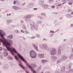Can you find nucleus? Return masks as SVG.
Here are the masks:
<instances>
[{
    "instance_id": "423d86ee",
    "label": "nucleus",
    "mask_w": 73,
    "mask_h": 73,
    "mask_svg": "<svg viewBox=\"0 0 73 73\" xmlns=\"http://www.w3.org/2000/svg\"><path fill=\"white\" fill-rule=\"evenodd\" d=\"M42 46L43 47V49L46 50H49V47L48 46V44L46 43H43Z\"/></svg>"
},
{
    "instance_id": "aec40b11",
    "label": "nucleus",
    "mask_w": 73,
    "mask_h": 73,
    "mask_svg": "<svg viewBox=\"0 0 73 73\" xmlns=\"http://www.w3.org/2000/svg\"><path fill=\"white\" fill-rule=\"evenodd\" d=\"M7 59L9 60H13V58H12V56H9L7 57Z\"/></svg>"
},
{
    "instance_id": "473e14b6",
    "label": "nucleus",
    "mask_w": 73,
    "mask_h": 73,
    "mask_svg": "<svg viewBox=\"0 0 73 73\" xmlns=\"http://www.w3.org/2000/svg\"><path fill=\"white\" fill-rule=\"evenodd\" d=\"M15 33H19V30H16L15 31Z\"/></svg>"
},
{
    "instance_id": "72a5a7b5",
    "label": "nucleus",
    "mask_w": 73,
    "mask_h": 73,
    "mask_svg": "<svg viewBox=\"0 0 73 73\" xmlns=\"http://www.w3.org/2000/svg\"><path fill=\"white\" fill-rule=\"evenodd\" d=\"M35 48L36 51H38V47L37 46H36L35 47Z\"/></svg>"
},
{
    "instance_id": "de8ad7c7",
    "label": "nucleus",
    "mask_w": 73,
    "mask_h": 73,
    "mask_svg": "<svg viewBox=\"0 0 73 73\" xmlns=\"http://www.w3.org/2000/svg\"><path fill=\"white\" fill-rule=\"evenodd\" d=\"M35 37H36V36H32L31 38L34 39V38H35Z\"/></svg>"
},
{
    "instance_id": "7c9ffc66",
    "label": "nucleus",
    "mask_w": 73,
    "mask_h": 73,
    "mask_svg": "<svg viewBox=\"0 0 73 73\" xmlns=\"http://www.w3.org/2000/svg\"><path fill=\"white\" fill-rule=\"evenodd\" d=\"M36 36L38 38H40V35L39 34H37L36 35Z\"/></svg>"
},
{
    "instance_id": "39448f33",
    "label": "nucleus",
    "mask_w": 73,
    "mask_h": 73,
    "mask_svg": "<svg viewBox=\"0 0 73 73\" xmlns=\"http://www.w3.org/2000/svg\"><path fill=\"white\" fill-rule=\"evenodd\" d=\"M30 55L32 58H35L36 57V53L32 50L30 52Z\"/></svg>"
},
{
    "instance_id": "680f3d73",
    "label": "nucleus",
    "mask_w": 73,
    "mask_h": 73,
    "mask_svg": "<svg viewBox=\"0 0 73 73\" xmlns=\"http://www.w3.org/2000/svg\"><path fill=\"white\" fill-rule=\"evenodd\" d=\"M21 72V70H19V71H17L18 73H19V72Z\"/></svg>"
},
{
    "instance_id": "2eb2a0df",
    "label": "nucleus",
    "mask_w": 73,
    "mask_h": 73,
    "mask_svg": "<svg viewBox=\"0 0 73 73\" xmlns=\"http://www.w3.org/2000/svg\"><path fill=\"white\" fill-rule=\"evenodd\" d=\"M66 67L68 68V69L70 70V71H72V70H70L71 69V65L70 64L67 65Z\"/></svg>"
},
{
    "instance_id": "f257e3e1",
    "label": "nucleus",
    "mask_w": 73,
    "mask_h": 73,
    "mask_svg": "<svg viewBox=\"0 0 73 73\" xmlns=\"http://www.w3.org/2000/svg\"><path fill=\"white\" fill-rule=\"evenodd\" d=\"M5 33L3 31L0 30V36L1 38L0 39V45H1V42L2 43L3 45L6 46L7 50L10 51L13 56H15V54L13 51L15 53H17L16 50L15 48H13L11 47L12 45L13 44V41L11 40H7L4 38V35Z\"/></svg>"
},
{
    "instance_id": "5fc2aeb1",
    "label": "nucleus",
    "mask_w": 73,
    "mask_h": 73,
    "mask_svg": "<svg viewBox=\"0 0 73 73\" xmlns=\"http://www.w3.org/2000/svg\"><path fill=\"white\" fill-rule=\"evenodd\" d=\"M16 4V1H14L13 2V4Z\"/></svg>"
},
{
    "instance_id": "cd10ccee",
    "label": "nucleus",
    "mask_w": 73,
    "mask_h": 73,
    "mask_svg": "<svg viewBox=\"0 0 73 73\" xmlns=\"http://www.w3.org/2000/svg\"><path fill=\"white\" fill-rule=\"evenodd\" d=\"M53 35H54L53 34H50L49 36V37H52L53 36Z\"/></svg>"
},
{
    "instance_id": "e2e57ef3",
    "label": "nucleus",
    "mask_w": 73,
    "mask_h": 73,
    "mask_svg": "<svg viewBox=\"0 0 73 73\" xmlns=\"http://www.w3.org/2000/svg\"><path fill=\"white\" fill-rule=\"evenodd\" d=\"M26 72V73H29L28 72V71H27V70H25Z\"/></svg>"
},
{
    "instance_id": "8fccbe9b",
    "label": "nucleus",
    "mask_w": 73,
    "mask_h": 73,
    "mask_svg": "<svg viewBox=\"0 0 73 73\" xmlns=\"http://www.w3.org/2000/svg\"><path fill=\"white\" fill-rule=\"evenodd\" d=\"M2 50H3V48H1V47H0V51H2Z\"/></svg>"
},
{
    "instance_id": "3c124183",
    "label": "nucleus",
    "mask_w": 73,
    "mask_h": 73,
    "mask_svg": "<svg viewBox=\"0 0 73 73\" xmlns=\"http://www.w3.org/2000/svg\"><path fill=\"white\" fill-rule=\"evenodd\" d=\"M33 10H34V11H36V10H37V8H34L33 9Z\"/></svg>"
},
{
    "instance_id": "c03bdc74",
    "label": "nucleus",
    "mask_w": 73,
    "mask_h": 73,
    "mask_svg": "<svg viewBox=\"0 0 73 73\" xmlns=\"http://www.w3.org/2000/svg\"><path fill=\"white\" fill-rule=\"evenodd\" d=\"M11 14L9 13V14L8 13L7 14V16H11Z\"/></svg>"
},
{
    "instance_id": "4be33fe9",
    "label": "nucleus",
    "mask_w": 73,
    "mask_h": 73,
    "mask_svg": "<svg viewBox=\"0 0 73 73\" xmlns=\"http://www.w3.org/2000/svg\"><path fill=\"white\" fill-rule=\"evenodd\" d=\"M53 1H54V0H49L48 1V3H50V4L52 3Z\"/></svg>"
},
{
    "instance_id": "864d4df0",
    "label": "nucleus",
    "mask_w": 73,
    "mask_h": 73,
    "mask_svg": "<svg viewBox=\"0 0 73 73\" xmlns=\"http://www.w3.org/2000/svg\"><path fill=\"white\" fill-rule=\"evenodd\" d=\"M73 27V24H71V26H70V27L71 28H72V27Z\"/></svg>"
},
{
    "instance_id": "4d7b16f0",
    "label": "nucleus",
    "mask_w": 73,
    "mask_h": 73,
    "mask_svg": "<svg viewBox=\"0 0 73 73\" xmlns=\"http://www.w3.org/2000/svg\"><path fill=\"white\" fill-rule=\"evenodd\" d=\"M45 73H50V72L49 71H46Z\"/></svg>"
},
{
    "instance_id": "ea45409f",
    "label": "nucleus",
    "mask_w": 73,
    "mask_h": 73,
    "mask_svg": "<svg viewBox=\"0 0 73 73\" xmlns=\"http://www.w3.org/2000/svg\"><path fill=\"white\" fill-rule=\"evenodd\" d=\"M54 73H60V72H59V71L57 70H56Z\"/></svg>"
},
{
    "instance_id": "4468645a",
    "label": "nucleus",
    "mask_w": 73,
    "mask_h": 73,
    "mask_svg": "<svg viewBox=\"0 0 73 73\" xmlns=\"http://www.w3.org/2000/svg\"><path fill=\"white\" fill-rule=\"evenodd\" d=\"M31 65L32 66H33V68H37V65H36V64H33L31 63Z\"/></svg>"
},
{
    "instance_id": "f03ea898",
    "label": "nucleus",
    "mask_w": 73,
    "mask_h": 73,
    "mask_svg": "<svg viewBox=\"0 0 73 73\" xmlns=\"http://www.w3.org/2000/svg\"><path fill=\"white\" fill-rule=\"evenodd\" d=\"M17 52H15V53H16L17 54V56L15 55V59L16 60V61H19V62L21 64H19V65L21 67V68H22L24 70H25V68L24 67L23 65L21 64H22V63L20 61H19V58L22 61H23V62H24L25 63L26 65L29 68H30L31 69V71H32L33 72L34 70H34V69H33V68L32 66H31V65H30L29 64H28V63L27 62V61L25 60V59L19 53H18L17 52V51H16Z\"/></svg>"
},
{
    "instance_id": "7ed1b4c3",
    "label": "nucleus",
    "mask_w": 73,
    "mask_h": 73,
    "mask_svg": "<svg viewBox=\"0 0 73 73\" xmlns=\"http://www.w3.org/2000/svg\"><path fill=\"white\" fill-rule=\"evenodd\" d=\"M50 53L51 56H54L56 55L57 54V55H60L61 54V50H58L57 53V50L56 49V48H52L50 52Z\"/></svg>"
},
{
    "instance_id": "58836bf2",
    "label": "nucleus",
    "mask_w": 73,
    "mask_h": 73,
    "mask_svg": "<svg viewBox=\"0 0 73 73\" xmlns=\"http://www.w3.org/2000/svg\"><path fill=\"white\" fill-rule=\"evenodd\" d=\"M71 15H73V10H72L71 11Z\"/></svg>"
},
{
    "instance_id": "09e8293b",
    "label": "nucleus",
    "mask_w": 73,
    "mask_h": 73,
    "mask_svg": "<svg viewBox=\"0 0 73 73\" xmlns=\"http://www.w3.org/2000/svg\"><path fill=\"white\" fill-rule=\"evenodd\" d=\"M61 5H62V4H60L58 5V6L59 7H60V6H61Z\"/></svg>"
},
{
    "instance_id": "052dcab7",
    "label": "nucleus",
    "mask_w": 73,
    "mask_h": 73,
    "mask_svg": "<svg viewBox=\"0 0 73 73\" xmlns=\"http://www.w3.org/2000/svg\"><path fill=\"white\" fill-rule=\"evenodd\" d=\"M62 1L63 2H64V1H66V0H62Z\"/></svg>"
},
{
    "instance_id": "9b49d317",
    "label": "nucleus",
    "mask_w": 73,
    "mask_h": 73,
    "mask_svg": "<svg viewBox=\"0 0 73 73\" xmlns=\"http://www.w3.org/2000/svg\"><path fill=\"white\" fill-rule=\"evenodd\" d=\"M51 58L52 60H56L57 59V57L55 56H51Z\"/></svg>"
},
{
    "instance_id": "603ef678",
    "label": "nucleus",
    "mask_w": 73,
    "mask_h": 73,
    "mask_svg": "<svg viewBox=\"0 0 73 73\" xmlns=\"http://www.w3.org/2000/svg\"><path fill=\"white\" fill-rule=\"evenodd\" d=\"M43 41H48V40L47 39H45V38L43 39Z\"/></svg>"
},
{
    "instance_id": "5701e85b",
    "label": "nucleus",
    "mask_w": 73,
    "mask_h": 73,
    "mask_svg": "<svg viewBox=\"0 0 73 73\" xmlns=\"http://www.w3.org/2000/svg\"><path fill=\"white\" fill-rule=\"evenodd\" d=\"M22 28L25 30V29H26V27H25V25H23L22 26Z\"/></svg>"
},
{
    "instance_id": "f8f14e48",
    "label": "nucleus",
    "mask_w": 73,
    "mask_h": 73,
    "mask_svg": "<svg viewBox=\"0 0 73 73\" xmlns=\"http://www.w3.org/2000/svg\"><path fill=\"white\" fill-rule=\"evenodd\" d=\"M42 7L43 8L46 9L47 8H48V5L47 4H43L42 5Z\"/></svg>"
},
{
    "instance_id": "bb28decb",
    "label": "nucleus",
    "mask_w": 73,
    "mask_h": 73,
    "mask_svg": "<svg viewBox=\"0 0 73 73\" xmlns=\"http://www.w3.org/2000/svg\"><path fill=\"white\" fill-rule=\"evenodd\" d=\"M7 21L9 23H11L12 22V21L11 20H7Z\"/></svg>"
},
{
    "instance_id": "774afa93",
    "label": "nucleus",
    "mask_w": 73,
    "mask_h": 73,
    "mask_svg": "<svg viewBox=\"0 0 73 73\" xmlns=\"http://www.w3.org/2000/svg\"><path fill=\"white\" fill-rule=\"evenodd\" d=\"M52 31H50V33H52Z\"/></svg>"
},
{
    "instance_id": "6e6d98bb",
    "label": "nucleus",
    "mask_w": 73,
    "mask_h": 73,
    "mask_svg": "<svg viewBox=\"0 0 73 73\" xmlns=\"http://www.w3.org/2000/svg\"><path fill=\"white\" fill-rule=\"evenodd\" d=\"M69 5H72V3L70 2V3H69Z\"/></svg>"
},
{
    "instance_id": "6ab92c4d",
    "label": "nucleus",
    "mask_w": 73,
    "mask_h": 73,
    "mask_svg": "<svg viewBox=\"0 0 73 73\" xmlns=\"http://www.w3.org/2000/svg\"><path fill=\"white\" fill-rule=\"evenodd\" d=\"M3 54L5 57H7L8 55V53L7 52H4Z\"/></svg>"
},
{
    "instance_id": "79ce46f5",
    "label": "nucleus",
    "mask_w": 73,
    "mask_h": 73,
    "mask_svg": "<svg viewBox=\"0 0 73 73\" xmlns=\"http://www.w3.org/2000/svg\"><path fill=\"white\" fill-rule=\"evenodd\" d=\"M53 14H54V15H58V13L54 12L53 13Z\"/></svg>"
},
{
    "instance_id": "6e6552de",
    "label": "nucleus",
    "mask_w": 73,
    "mask_h": 73,
    "mask_svg": "<svg viewBox=\"0 0 73 73\" xmlns=\"http://www.w3.org/2000/svg\"><path fill=\"white\" fill-rule=\"evenodd\" d=\"M68 58V57L65 56V55H62L60 57V60H62V61H64V60H66Z\"/></svg>"
},
{
    "instance_id": "338daca9",
    "label": "nucleus",
    "mask_w": 73,
    "mask_h": 73,
    "mask_svg": "<svg viewBox=\"0 0 73 73\" xmlns=\"http://www.w3.org/2000/svg\"><path fill=\"white\" fill-rule=\"evenodd\" d=\"M66 2H64L62 3V4H65L66 3Z\"/></svg>"
},
{
    "instance_id": "13d9d810",
    "label": "nucleus",
    "mask_w": 73,
    "mask_h": 73,
    "mask_svg": "<svg viewBox=\"0 0 73 73\" xmlns=\"http://www.w3.org/2000/svg\"><path fill=\"white\" fill-rule=\"evenodd\" d=\"M22 39H23V40H25V38H24V37H22Z\"/></svg>"
},
{
    "instance_id": "a19ab883",
    "label": "nucleus",
    "mask_w": 73,
    "mask_h": 73,
    "mask_svg": "<svg viewBox=\"0 0 73 73\" xmlns=\"http://www.w3.org/2000/svg\"><path fill=\"white\" fill-rule=\"evenodd\" d=\"M20 9V7H17L16 8V10H18Z\"/></svg>"
},
{
    "instance_id": "1a4fd4ad",
    "label": "nucleus",
    "mask_w": 73,
    "mask_h": 73,
    "mask_svg": "<svg viewBox=\"0 0 73 73\" xmlns=\"http://www.w3.org/2000/svg\"><path fill=\"white\" fill-rule=\"evenodd\" d=\"M38 56L40 58H44V56L45 54L44 53L42 54H38Z\"/></svg>"
},
{
    "instance_id": "c9c22d12",
    "label": "nucleus",
    "mask_w": 73,
    "mask_h": 73,
    "mask_svg": "<svg viewBox=\"0 0 73 73\" xmlns=\"http://www.w3.org/2000/svg\"><path fill=\"white\" fill-rule=\"evenodd\" d=\"M32 44H33V46H34V47L35 48V47H36V46H36V45L34 43H33Z\"/></svg>"
},
{
    "instance_id": "412c9836",
    "label": "nucleus",
    "mask_w": 73,
    "mask_h": 73,
    "mask_svg": "<svg viewBox=\"0 0 73 73\" xmlns=\"http://www.w3.org/2000/svg\"><path fill=\"white\" fill-rule=\"evenodd\" d=\"M44 1H41L39 0V5H42V4L44 3Z\"/></svg>"
},
{
    "instance_id": "0eeeda50",
    "label": "nucleus",
    "mask_w": 73,
    "mask_h": 73,
    "mask_svg": "<svg viewBox=\"0 0 73 73\" xmlns=\"http://www.w3.org/2000/svg\"><path fill=\"white\" fill-rule=\"evenodd\" d=\"M33 16V15H29L27 16L23 17V19H25L26 21H28L29 20H31V17H32Z\"/></svg>"
},
{
    "instance_id": "bf43d9fd",
    "label": "nucleus",
    "mask_w": 73,
    "mask_h": 73,
    "mask_svg": "<svg viewBox=\"0 0 73 73\" xmlns=\"http://www.w3.org/2000/svg\"><path fill=\"white\" fill-rule=\"evenodd\" d=\"M66 41V39H64V41L65 42V41Z\"/></svg>"
},
{
    "instance_id": "69168bd1",
    "label": "nucleus",
    "mask_w": 73,
    "mask_h": 73,
    "mask_svg": "<svg viewBox=\"0 0 73 73\" xmlns=\"http://www.w3.org/2000/svg\"><path fill=\"white\" fill-rule=\"evenodd\" d=\"M21 23H24V21H21Z\"/></svg>"
},
{
    "instance_id": "dca6fc26",
    "label": "nucleus",
    "mask_w": 73,
    "mask_h": 73,
    "mask_svg": "<svg viewBox=\"0 0 73 73\" xmlns=\"http://www.w3.org/2000/svg\"><path fill=\"white\" fill-rule=\"evenodd\" d=\"M48 62V60H46L44 59H43L41 61V62L43 64H45V63H46V62Z\"/></svg>"
},
{
    "instance_id": "c756f323",
    "label": "nucleus",
    "mask_w": 73,
    "mask_h": 73,
    "mask_svg": "<svg viewBox=\"0 0 73 73\" xmlns=\"http://www.w3.org/2000/svg\"><path fill=\"white\" fill-rule=\"evenodd\" d=\"M42 23V21H39L37 22V23H38V24H41Z\"/></svg>"
},
{
    "instance_id": "f3484780",
    "label": "nucleus",
    "mask_w": 73,
    "mask_h": 73,
    "mask_svg": "<svg viewBox=\"0 0 73 73\" xmlns=\"http://www.w3.org/2000/svg\"><path fill=\"white\" fill-rule=\"evenodd\" d=\"M66 17L68 18H70L72 17V15L71 14H67L66 15Z\"/></svg>"
},
{
    "instance_id": "393cba45",
    "label": "nucleus",
    "mask_w": 73,
    "mask_h": 73,
    "mask_svg": "<svg viewBox=\"0 0 73 73\" xmlns=\"http://www.w3.org/2000/svg\"><path fill=\"white\" fill-rule=\"evenodd\" d=\"M61 61H62V60H61V59H60V60H59L57 61L56 62L57 64H58L59 63H60V62Z\"/></svg>"
},
{
    "instance_id": "9d476101",
    "label": "nucleus",
    "mask_w": 73,
    "mask_h": 73,
    "mask_svg": "<svg viewBox=\"0 0 73 73\" xmlns=\"http://www.w3.org/2000/svg\"><path fill=\"white\" fill-rule=\"evenodd\" d=\"M8 68H9V66L8 64H5L3 66V68L5 70H7V69H8Z\"/></svg>"
},
{
    "instance_id": "f704fd0d",
    "label": "nucleus",
    "mask_w": 73,
    "mask_h": 73,
    "mask_svg": "<svg viewBox=\"0 0 73 73\" xmlns=\"http://www.w3.org/2000/svg\"><path fill=\"white\" fill-rule=\"evenodd\" d=\"M38 18L39 19H43V18H42V17L40 16H39L38 17Z\"/></svg>"
},
{
    "instance_id": "4c0bfd02",
    "label": "nucleus",
    "mask_w": 73,
    "mask_h": 73,
    "mask_svg": "<svg viewBox=\"0 0 73 73\" xmlns=\"http://www.w3.org/2000/svg\"><path fill=\"white\" fill-rule=\"evenodd\" d=\"M43 16H46V14L44 13H43L41 14Z\"/></svg>"
},
{
    "instance_id": "b1692460",
    "label": "nucleus",
    "mask_w": 73,
    "mask_h": 73,
    "mask_svg": "<svg viewBox=\"0 0 73 73\" xmlns=\"http://www.w3.org/2000/svg\"><path fill=\"white\" fill-rule=\"evenodd\" d=\"M0 57L1 58H3V55L2 54L1 52H0Z\"/></svg>"
},
{
    "instance_id": "2f4dec72",
    "label": "nucleus",
    "mask_w": 73,
    "mask_h": 73,
    "mask_svg": "<svg viewBox=\"0 0 73 73\" xmlns=\"http://www.w3.org/2000/svg\"><path fill=\"white\" fill-rule=\"evenodd\" d=\"M62 46H59L58 48V50H61V48H62Z\"/></svg>"
},
{
    "instance_id": "a878e982",
    "label": "nucleus",
    "mask_w": 73,
    "mask_h": 73,
    "mask_svg": "<svg viewBox=\"0 0 73 73\" xmlns=\"http://www.w3.org/2000/svg\"><path fill=\"white\" fill-rule=\"evenodd\" d=\"M72 11V10L70 9H69L67 10V12H69V13L70 12H71V11Z\"/></svg>"
},
{
    "instance_id": "ddd939ff",
    "label": "nucleus",
    "mask_w": 73,
    "mask_h": 73,
    "mask_svg": "<svg viewBox=\"0 0 73 73\" xmlns=\"http://www.w3.org/2000/svg\"><path fill=\"white\" fill-rule=\"evenodd\" d=\"M7 38L11 40L13 38V35H10L7 36Z\"/></svg>"
},
{
    "instance_id": "0e129e2a",
    "label": "nucleus",
    "mask_w": 73,
    "mask_h": 73,
    "mask_svg": "<svg viewBox=\"0 0 73 73\" xmlns=\"http://www.w3.org/2000/svg\"><path fill=\"white\" fill-rule=\"evenodd\" d=\"M70 73V71H67V72H66V73Z\"/></svg>"
},
{
    "instance_id": "c85d7f7f",
    "label": "nucleus",
    "mask_w": 73,
    "mask_h": 73,
    "mask_svg": "<svg viewBox=\"0 0 73 73\" xmlns=\"http://www.w3.org/2000/svg\"><path fill=\"white\" fill-rule=\"evenodd\" d=\"M16 7H17V6H13V7L12 8L14 9H15V10H16Z\"/></svg>"
},
{
    "instance_id": "49530a36",
    "label": "nucleus",
    "mask_w": 73,
    "mask_h": 73,
    "mask_svg": "<svg viewBox=\"0 0 73 73\" xmlns=\"http://www.w3.org/2000/svg\"><path fill=\"white\" fill-rule=\"evenodd\" d=\"M3 50L4 51H5V52H7V49L5 48H4Z\"/></svg>"
},
{
    "instance_id": "e433bc0d",
    "label": "nucleus",
    "mask_w": 73,
    "mask_h": 73,
    "mask_svg": "<svg viewBox=\"0 0 73 73\" xmlns=\"http://www.w3.org/2000/svg\"><path fill=\"white\" fill-rule=\"evenodd\" d=\"M6 25H9V23L7 20L6 21Z\"/></svg>"
},
{
    "instance_id": "37998d69",
    "label": "nucleus",
    "mask_w": 73,
    "mask_h": 73,
    "mask_svg": "<svg viewBox=\"0 0 73 73\" xmlns=\"http://www.w3.org/2000/svg\"><path fill=\"white\" fill-rule=\"evenodd\" d=\"M29 33L27 31H25V34H28V33Z\"/></svg>"
},
{
    "instance_id": "20e7f679",
    "label": "nucleus",
    "mask_w": 73,
    "mask_h": 73,
    "mask_svg": "<svg viewBox=\"0 0 73 73\" xmlns=\"http://www.w3.org/2000/svg\"><path fill=\"white\" fill-rule=\"evenodd\" d=\"M30 25L31 27V28L32 29H35V30L38 29V25L37 24H36L35 23L33 22L32 24L30 23Z\"/></svg>"
},
{
    "instance_id": "a211bd4d",
    "label": "nucleus",
    "mask_w": 73,
    "mask_h": 73,
    "mask_svg": "<svg viewBox=\"0 0 73 73\" xmlns=\"http://www.w3.org/2000/svg\"><path fill=\"white\" fill-rule=\"evenodd\" d=\"M65 66H63L61 70V72L62 73H63V72H65Z\"/></svg>"
},
{
    "instance_id": "a18cd8bd",
    "label": "nucleus",
    "mask_w": 73,
    "mask_h": 73,
    "mask_svg": "<svg viewBox=\"0 0 73 73\" xmlns=\"http://www.w3.org/2000/svg\"><path fill=\"white\" fill-rule=\"evenodd\" d=\"M51 7L52 8H55V6H51Z\"/></svg>"
}]
</instances>
